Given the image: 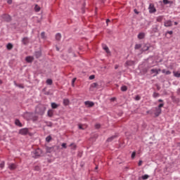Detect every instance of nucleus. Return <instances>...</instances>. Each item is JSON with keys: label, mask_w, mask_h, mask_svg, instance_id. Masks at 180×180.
<instances>
[{"label": "nucleus", "mask_w": 180, "mask_h": 180, "mask_svg": "<svg viewBox=\"0 0 180 180\" xmlns=\"http://www.w3.org/2000/svg\"><path fill=\"white\" fill-rule=\"evenodd\" d=\"M44 112H46V106L44 105H39L35 108V113L37 115H40V116H43L44 115Z\"/></svg>", "instance_id": "obj_1"}, {"label": "nucleus", "mask_w": 180, "mask_h": 180, "mask_svg": "<svg viewBox=\"0 0 180 180\" xmlns=\"http://www.w3.org/2000/svg\"><path fill=\"white\" fill-rule=\"evenodd\" d=\"M43 154V150L40 148H37L35 150L32 152V156L33 158H39V157H41V155Z\"/></svg>", "instance_id": "obj_2"}, {"label": "nucleus", "mask_w": 180, "mask_h": 180, "mask_svg": "<svg viewBox=\"0 0 180 180\" xmlns=\"http://www.w3.org/2000/svg\"><path fill=\"white\" fill-rule=\"evenodd\" d=\"M2 19L7 22H11V20H12V18L11 17V15H7V14H4L1 15Z\"/></svg>", "instance_id": "obj_3"}, {"label": "nucleus", "mask_w": 180, "mask_h": 180, "mask_svg": "<svg viewBox=\"0 0 180 180\" xmlns=\"http://www.w3.org/2000/svg\"><path fill=\"white\" fill-rule=\"evenodd\" d=\"M148 10L150 13H155V12H157V9H155L153 4H149Z\"/></svg>", "instance_id": "obj_4"}, {"label": "nucleus", "mask_w": 180, "mask_h": 180, "mask_svg": "<svg viewBox=\"0 0 180 180\" xmlns=\"http://www.w3.org/2000/svg\"><path fill=\"white\" fill-rule=\"evenodd\" d=\"M27 133H29V129L27 128H23L20 129L19 131V134H22V136H26V134H27Z\"/></svg>", "instance_id": "obj_5"}, {"label": "nucleus", "mask_w": 180, "mask_h": 180, "mask_svg": "<svg viewBox=\"0 0 180 180\" xmlns=\"http://www.w3.org/2000/svg\"><path fill=\"white\" fill-rule=\"evenodd\" d=\"M155 117H158L161 115L162 110L161 108H158V107H155Z\"/></svg>", "instance_id": "obj_6"}, {"label": "nucleus", "mask_w": 180, "mask_h": 180, "mask_svg": "<svg viewBox=\"0 0 180 180\" xmlns=\"http://www.w3.org/2000/svg\"><path fill=\"white\" fill-rule=\"evenodd\" d=\"M30 40L29 39V37H25L24 38H22V43L24 46H27L28 44L30 43Z\"/></svg>", "instance_id": "obj_7"}, {"label": "nucleus", "mask_w": 180, "mask_h": 180, "mask_svg": "<svg viewBox=\"0 0 180 180\" xmlns=\"http://www.w3.org/2000/svg\"><path fill=\"white\" fill-rule=\"evenodd\" d=\"M84 105H86V106H87L88 108H92L95 105V103L92 101H87L84 102Z\"/></svg>", "instance_id": "obj_8"}, {"label": "nucleus", "mask_w": 180, "mask_h": 180, "mask_svg": "<svg viewBox=\"0 0 180 180\" xmlns=\"http://www.w3.org/2000/svg\"><path fill=\"white\" fill-rule=\"evenodd\" d=\"M34 56L36 58H40L41 57V51H35Z\"/></svg>", "instance_id": "obj_9"}, {"label": "nucleus", "mask_w": 180, "mask_h": 180, "mask_svg": "<svg viewBox=\"0 0 180 180\" xmlns=\"http://www.w3.org/2000/svg\"><path fill=\"white\" fill-rule=\"evenodd\" d=\"M172 101L174 103H179L180 102L179 98H176L175 96H172Z\"/></svg>", "instance_id": "obj_10"}, {"label": "nucleus", "mask_w": 180, "mask_h": 180, "mask_svg": "<svg viewBox=\"0 0 180 180\" xmlns=\"http://www.w3.org/2000/svg\"><path fill=\"white\" fill-rule=\"evenodd\" d=\"M34 60V58H33V56H27L25 58V61L27 63H33Z\"/></svg>", "instance_id": "obj_11"}, {"label": "nucleus", "mask_w": 180, "mask_h": 180, "mask_svg": "<svg viewBox=\"0 0 180 180\" xmlns=\"http://www.w3.org/2000/svg\"><path fill=\"white\" fill-rule=\"evenodd\" d=\"M165 26L166 27H171L172 26V21L171 20H167L165 22Z\"/></svg>", "instance_id": "obj_12"}, {"label": "nucleus", "mask_w": 180, "mask_h": 180, "mask_svg": "<svg viewBox=\"0 0 180 180\" xmlns=\"http://www.w3.org/2000/svg\"><path fill=\"white\" fill-rule=\"evenodd\" d=\"M145 36H146V34H144V32H140L138 34V39H139V40H141V39H144Z\"/></svg>", "instance_id": "obj_13"}, {"label": "nucleus", "mask_w": 180, "mask_h": 180, "mask_svg": "<svg viewBox=\"0 0 180 180\" xmlns=\"http://www.w3.org/2000/svg\"><path fill=\"white\" fill-rule=\"evenodd\" d=\"M8 168L9 169H11V171H13V169H16V165L12 163V164H10L8 165Z\"/></svg>", "instance_id": "obj_14"}, {"label": "nucleus", "mask_w": 180, "mask_h": 180, "mask_svg": "<svg viewBox=\"0 0 180 180\" xmlns=\"http://www.w3.org/2000/svg\"><path fill=\"white\" fill-rule=\"evenodd\" d=\"M47 115L49 117H53V115H54V111L53 110H49L47 112Z\"/></svg>", "instance_id": "obj_15"}, {"label": "nucleus", "mask_w": 180, "mask_h": 180, "mask_svg": "<svg viewBox=\"0 0 180 180\" xmlns=\"http://www.w3.org/2000/svg\"><path fill=\"white\" fill-rule=\"evenodd\" d=\"M163 4L164 5H172V4H174V1H169V0H163Z\"/></svg>", "instance_id": "obj_16"}, {"label": "nucleus", "mask_w": 180, "mask_h": 180, "mask_svg": "<svg viewBox=\"0 0 180 180\" xmlns=\"http://www.w3.org/2000/svg\"><path fill=\"white\" fill-rule=\"evenodd\" d=\"M103 49L108 54L110 53V51L109 50V47H108V46L103 45Z\"/></svg>", "instance_id": "obj_17"}, {"label": "nucleus", "mask_w": 180, "mask_h": 180, "mask_svg": "<svg viewBox=\"0 0 180 180\" xmlns=\"http://www.w3.org/2000/svg\"><path fill=\"white\" fill-rule=\"evenodd\" d=\"M158 25H155V26L153 28V30H152V31H151V33H158Z\"/></svg>", "instance_id": "obj_18"}, {"label": "nucleus", "mask_w": 180, "mask_h": 180, "mask_svg": "<svg viewBox=\"0 0 180 180\" xmlns=\"http://www.w3.org/2000/svg\"><path fill=\"white\" fill-rule=\"evenodd\" d=\"M117 137V136H116V135H114V136H110V138H108V139H107V141L108 142V143H110V141H112V140H115V139H116Z\"/></svg>", "instance_id": "obj_19"}, {"label": "nucleus", "mask_w": 180, "mask_h": 180, "mask_svg": "<svg viewBox=\"0 0 180 180\" xmlns=\"http://www.w3.org/2000/svg\"><path fill=\"white\" fill-rule=\"evenodd\" d=\"M56 39L57 40V41H60V40H61V34L60 33H57L56 34Z\"/></svg>", "instance_id": "obj_20"}, {"label": "nucleus", "mask_w": 180, "mask_h": 180, "mask_svg": "<svg viewBox=\"0 0 180 180\" xmlns=\"http://www.w3.org/2000/svg\"><path fill=\"white\" fill-rule=\"evenodd\" d=\"M15 124L16 126H18L19 127H22V123L20 122V121L19 120H15Z\"/></svg>", "instance_id": "obj_21"}, {"label": "nucleus", "mask_w": 180, "mask_h": 180, "mask_svg": "<svg viewBox=\"0 0 180 180\" xmlns=\"http://www.w3.org/2000/svg\"><path fill=\"white\" fill-rule=\"evenodd\" d=\"M6 49L7 50H12V49H13V45L11 43H8L6 45Z\"/></svg>", "instance_id": "obj_22"}, {"label": "nucleus", "mask_w": 180, "mask_h": 180, "mask_svg": "<svg viewBox=\"0 0 180 180\" xmlns=\"http://www.w3.org/2000/svg\"><path fill=\"white\" fill-rule=\"evenodd\" d=\"M126 64H127V65H129V66L134 65V61H133V60H127L126 62Z\"/></svg>", "instance_id": "obj_23"}, {"label": "nucleus", "mask_w": 180, "mask_h": 180, "mask_svg": "<svg viewBox=\"0 0 180 180\" xmlns=\"http://www.w3.org/2000/svg\"><path fill=\"white\" fill-rule=\"evenodd\" d=\"M51 106L52 109H57L58 108V105L56 103H51Z\"/></svg>", "instance_id": "obj_24"}, {"label": "nucleus", "mask_w": 180, "mask_h": 180, "mask_svg": "<svg viewBox=\"0 0 180 180\" xmlns=\"http://www.w3.org/2000/svg\"><path fill=\"white\" fill-rule=\"evenodd\" d=\"M149 49H150L149 46L144 45L142 50H143V51H148Z\"/></svg>", "instance_id": "obj_25"}, {"label": "nucleus", "mask_w": 180, "mask_h": 180, "mask_svg": "<svg viewBox=\"0 0 180 180\" xmlns=\"http://www.w3.org/2000/svg\"><path fill=\"white\" fill-rule=\"evenodd\" d=\"M14 84L15 85V86H18V88H20L21 89H23V88H25V86H23V84H18L16 83V82H14Z\"/></svg>", "instance_id": "obj_26"}, {"label": "nucleus", "mask_w": 180, "mask_h": 180, "mask_svg": "<svg viewBox=\"0 0 180 180\" xmlns=\"http://www.w3.org/2000/svg\"><path fill=\"white\" fill-rule=\"evenodd\" d=\"M63 104L65 105V106H68V105L70 104V100H68V99H63Z\"/></svg>", "instance_id": "obj_27"}, {"label": "nucleus", "mask_w": 180, "mask_h": 180, "mask_svg": "<svg viewBox=\"0 0 180 180\" xmlns=\"http://www.w3.org/2000/svg\"><path fill=\"white\" fill-rule=\"evenodd\" d=\"M135 50H140V49H141V44H136L135 45V47H134Z\"/></svg>", "instance_id": "obj_28"}, {"label": "nucleus", "mask_w": 180, "mask_h": 180, "mask_svg": "<svg viewBox=\"0 0 180 180\" xmlns=\"http://www.w3.org/2000/svg\"><path fill=\"white\" fill-rule=\"evenodd\" d=\"M47 85H53V80L51 79H48L46 80Z\"/></svg>", "instance_id": "obj_29"}, {"label": "nucleus", "mask_w": 180, "mask_h": 180, "mask_svg": "<svg viewBox=\"0 0 180 180\" xmlns=\"http://www.w3.org/2000/svg\"><path fill=\"white\" fill-rule=\"evenodd\" d=\"M34 10H35V12H40V6L36 4L34 7Z\"/></svg>", "instance_id": "obj_30"}, {"label": "nucleus", "mask_w": 180, "mask_h": 180, "mask_svg": "<svg viewBox=\"0 0 180 180\" xmlns=\"http://www.w3.org/2000/svg\"><path fill=\"white\" fill-rule=\"evenodd\" d=\"M52 140V138H51V136H48L46 138V141H47V143H50Z\"/></svg>", "instance_id": "obj_31"}, {"label": "nucleus", "mask_w": 180, "mask_h": 180, "mask_svg": "<svg viewBox=\"0 0 180 180\" xmlns=\"http://www.w3.org/2000/svg\"><path fill=\"white\" fill-rule=\"evenodd\" d=\"M174 75L176 78H180V72H174Z\"/></svg>", "instance_id": "obj_32"}, {"label": "nucleus", "mask_w": 180, "mask_h": 180, "mask_svg": "<svg viewBox=\"0 0 180 180\" xmlns=\"http://www.w3.org/2000/svg\"><path fill=\"white\" fill-rule=\"evenodd\" d=\"M121 91H122V92H126V91H127V86H122L121 87Z\"/></svg>", "instance_id": "obj_33"}, {"label": "nucleus", "mask_w": 180, "mask_h": 180, "mask_svg": "<svg viewBox=\"0 0 180 180\" xmlns=\"http://www.w3.org/2000/svg\"><path fill=\"white\" fill-rule=\"evenodd\" d=\"M148 178H150V176H148V174H144L141 176V179L143 180L148 179Z\"/></svg>", "instance_id": "obj_34"}, {"label": "nucleus", "mask_w": 180, "mask_h": 180, "mask_svg": "<svg viewBox=\"0 0 180 180\" xmlns=\"http://www.w3.org/2000/svg\"><path fill=\"white\" fill-rule=\"evenodd\" d=\"M150 71H151L152 73L155 72V75H158V70H157V69H152V70H150Z\"/></svg>", "instance_id": "obj_35"}, {"label": "nucleus", "mask_w": 180, "mask_h": 180, "mask_svg": "<svg viewBox=\"0 0 180 180\" xmlns=\"http://www.w3.org/2000/svg\"><path fill=\"white\" fill-rule=\"evenodd\" d=\"M53 151V148L47 147L46 148V153H51Z\"/></svg>", "instance_id": "obj_36"}, {"label": "nucleus", "mask_w": 180, "mask_h": 180, "mask_svg": "<svg viewBox=\"0 0 180 180\" xmlns=\"http://www.w3.org/2000/svg\"><path fill=\"white\" fill-rule=\"evenodd\" d=\"M91 86V88H98V83H93Z\"/></svg>", "instance_id": "obj_37"}, {"label": "nucleus", "mask_w": 180, "mask_h": 180, "mask_svg": "<svg viewBox=\"0 0 180 180\" xmlns=\"http://www.w3.org/2000/svg\"><path fill=\"white\" fill-rule=\"evenodd\" d=\"M41 39H46V32H42L41 33Z\"/></svg>", "instance_id": "obj_38"}, {"label": "nucleus", "mask_w": 180, "mask_h": 180, "mask_svg": "<svg viewBox=\"0 0 180 180\" xmlns=\"http://www.w3.org/2000/svg\"><path fill=\"white\" fill-rule=\"evenodd\" d=\"M70 147H72V149L75 150V148H77V145H75L74 143H71L70 145Z\"/></svg>", "instance_id": "obj_39"}, {"label": "nucleus", "mask_w": 180, "mask_h": 180, "mask_svg": "<svg viewBox=\"0 0 180 180\" xmlns=\"http://www.w3.org/2000/svg\"><path fill=\"white\" fill-rule=\"evenodd\" d=\"M158 96H160V94L158 93H153V98H158Z\"/></svg>", "instance_id": "obj_40"}, {"label": "nucleus", "mask_w": 180, "mask_h": 180, "mask_svg": "<svg viewBox=\"0 0 180 180\" xmlns=\"http://www.w3.org/2000/svg\"><path fill=\"white\" fill-rule=\"evenodd\" d=\"M158 108L159 109H161V108H164V103H162L159 104V105L158 106Z\"/></svg>", "instance_id": "obj_41"}, {"label": "nucleus", "mask_w": 180, "mask_h": 180, "mask_svg": "<svg viewBox=\"0 0 180 180\" xmlns=\"http://www.w3.org/2000/svg\"><path fill=\"white\" fill-rule=\"evenodd\" d=\"M61 146L63 147V148H67V143H62Z\"/></svg>", "instance_id": "obj_42"}, {"label": "nucleus", "mask_w": 180, "mask_h": 180, "mask_svg": "<svg viewBox=\"0 0 180 180\" xmlns=\"http://www.w3.org/2000/svg\"><path fill=\"white\" fill-rule=\"evenodd\" d=\"M34 170H35V171H40V167H39V166H35V167H34Z\"/></svg>", "instance_id": "obj_43"}, {"label": "nucleus", "mask_w": 180, "mask_h": 180, "mask_svg": "<svg viewBox=\"0 0 180 180\" xmlns=\"http://www.w3.org/2000/svg\"><path fill=\"white\" fill-rule=\"evenodd\" d=\"M95 128H96V129H101V124H96L95 125Z\"/></svg>", "instance_id": "obj_44"}, {"label": "nucleus", "mask_w": 180, "mask_h": 180, "mask_svg": "<svg viewBox=\"0 0 180 180\" xmlns=\"http://www.w3.org/2000/svg\"><path fill=\"white\" fill-rule=\"evenodd\" d=\"M89 79H95V75H92L89 76Z\"/></svg>", "instance_id": "obj_45"}, {"label": "nucleus", "mask_w": 180, "mask_h": 180, "mask_svg": "<svg viewBox=\"0 0 180 180\" xmlns=\"http://www.w3.org/2000/svg\"><path fill=\"white\" fill-rule=\"evenodd\" d=\"M134 157H136V152H133L131 154V158H134Z\"/></svg>", "instance_id": "obj_46"}, {"label": "nucleus", "mask_w": 180, "mask_h": 180, "mask_svg": "<svg viewBox=\"0 0 180 180\" xmlns=\"http://www.w3.org/2000/svg\"><path fill=\"white\" fill-rule=\"evenodd\" d=\"M140 99H141L140 96H136V98H135L136 101H140Z\"/></svg>", "instance_id": "obj_47"}, {"label": "nucleus", "mask_w": 180, "mask_h": 180, "mask_svg": "<svg viewBox=\"0 0 180 180\" xmlns=\"http://www.w3.org/2000/svg\"><path fill=\"white\" fill-rule=\"evenodd\" d=\"M5 167V163L2 162L0 164V168H4Z\"/></svg>", "instance_id": "obj_48"}, {"label": "nucleus", "mask_w": 180, "mask_h": 180, "mask_svg": "<svg viewBox=\"0 0 180 180\" xmlns=\"http://www.w3.org/2000/svg\"><path fill=\"white\" fill-rule=\"evenodd\" d=\"M75 81H77V78H73L72 80V86H74V82H75Z\"/></svg>", "instance_id": "obj_49"}, {"label": "nucleus", "mask_w": 180, "mask_h": 180, "mask_svg": "<svg viewBox=\"0 0 180 180\" xmlns=\"http://www.w3.org/2000/svg\"><path fill=\"white\" fill-rule=\"evenodd\" d=\"M165 74H166V75H171V71L167 70Z\"/></svg>", "instance_id": "obj_50"}, {"label": "nucleus", "mask_w": 180, "mask_h": 180, "mask_svg": "<svg viewBox=\"0 0 180 180\" xmlns=\"http://www.w3.org/2000/svg\"><path fill=\"white\" fill-rule=\"evenodd\" d=\"M134 13H136V15H139V12L137 11V9H134Z\"/></svg>", "instance_id": "obj_51"}, {"label": "nucleus", "mask_w": 180, "mask_h": 180, "mask_svg": "<svg viewBox=\"0 0 180 180\" xmlns=\"http://www.w3.org/2000/svg\"><path fill=\"white\" fill-rule=\"evenodd\" d=\"M79 129L80 130H84V127H82V124H79Z\"/></svg>", "instance_id": "obj_52"}, {"label": "nucleus", "mask_w": 180, "mask_h": 180, "mask_svg": "<svg viewBox=\"0 0 180 180\" xmlns=\"http://www.w3.org/2000/svg\"><path fill=\"white\" fill-rule=\"evenodd\" d=\"M141 164H143V161L140 160L138 163L139 167H141Z\"/></svg>", "instance_id": "obj_53"}, {"label": "nucleus", "mask_w": 180, "mask_h": 180, "mask_svg": "<svg viewBox=\"0 0 180 180\" xmlns=\"http://www.w3.org/2000/svg\"><path fill=\"white\" fill-rule=\"evenodd\" d=\"M167 33L168 34H172L174 33V32H172V31H167Z\"/></svg>", "instance_id": "obj_54"}, {"label": "nucleus", "mask_w": 180, "mask_h": 180, "mask_svg": "<svg viewBox=\"0 0 180 180\" xmlns=\"http://www.w3.org/2000/svg\"><path fill=\"white\" fill-rule=\"evenodd\" d=\"M8 4H9V5H11V4H12V0H8Z\"/></svg>", "instance_id": "obj_55"}, {"label": "nucleus", "mask_w": 180, "mask_h": 180, "mask_svg": "<svg viewBox=\"0 0 180 180\" xmlns=\"http://www.w3.org/2000/svg\"><path fill=\"white\" fill-rule=\"evenodd\" d=\"M166 72H167V70H165V69H163V70H162V74H165Z\"/></svg>", "instance_id": "obj_56"}, {"label": "nucleus", "mask_w": 180, "mask_h": 180, "mask_svg": "<svg viewBox=\"0 0 180 180\" xmlns=\"http://www.w3.org/2000/svg\"><path fill=\"white\" fill-rule=\"evenodd\" d=\"M117 68H119V65H115V70H117Z\"/></svg>", "instance_id": "obj_57"}, {"label": "nucleus", "mask_w": 180, "mask_h": 180, "mask_svg": "<svg viewBox=\"0 0 180 180\" xmlns=\"http://www.w3.org/2000/svg\"><path fill=\"white\" fill-rule=\"evenodd\" d=\"M111 101H112V102H114V101H116V98H115V97H114V98H111Z\"/></svg>", "instance_id": "obj_58"}, {"label": "nucleus", "mask_w": 180, "mask_h": 180, "mask_svg": "<svg viewBox=\"0 0 180 180\" xmlns=\"http://www.w3.org/2000/svg\"><path fill=\"white\" fill-rule=\"evenodd\" d=\"M177 94H178V95H179V94H180V88H179V89H178V90H177Z\"/></svg>", "instance_id": "obj_59"}, {"label": "nucleus", "mask_w": 180, "mask_h": 180, "mask_svg": "<svg viewBox=\"0 0 180 180\" xmlns=\"http://www.w3.org/2000/svg\"><path fill=\"white\" fill-rule=\"evenodd\" d=\"M33 120H37V116L34 117Z\"/></svg>", "instance_id": "obj_60"}, {"label": "nucleus", "mask_w": 180, "mask_h": 180, "mask_svg": "<svg viewBox=\"0 0 180 180\" xmlns=\"http://www.w3.org/2000/svg\"><path fill=\"white\" fill-rule=\"evenodd\" d=\"M109 22H110V20L107 19V20H106V23H107V25H108V23H109Z\"/></svg>", "instance_id": "obj_61"}, {"label": "nucleus", "mask_w": 180, "mask_h": 180, "mask_svg": "<svg viewBox=\"0 0 180 180\" xmlns=\"http://www.w3.org/2000/svg\"><path fill=\"white\" fill-rule=\"evenodd\" d=\"M56 50L57 51H60V48H58V46H56Z\"/></svg>", "instance_id": "obj_62"}, {"label": "nucleus", "mask_w": 180, "mask_h": 180, "mask_svg": "<svg viewBox=\"0 0 180 180\" xmlns=\"http://www.w3.org/2000/svg\"><path fill=\"white\" fill-rule=\"evenodd\" d=\"M158 102H164V101L162 99H159Z\"/></svg>", "instance_id": "obj_63"}, {"label": "nucleus", "mask_w": 180, "mask_h": 180, "mask_svg": "<svg viewBox=\"0 0 180 180\" xmlns=\"http://www.w3.org/2000/svg\"><path fill=\"white\" fill-rule=\"evenodd\" d=\"M157 20L158 22H161V18H158Z\"/></svg>", "instance_id": "obj_64"}]
</instances>
